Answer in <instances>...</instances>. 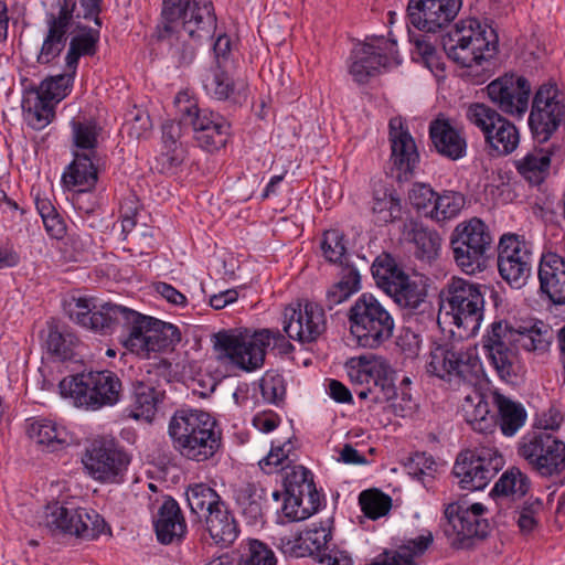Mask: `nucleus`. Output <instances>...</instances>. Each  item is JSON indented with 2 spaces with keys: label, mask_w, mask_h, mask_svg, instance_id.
Wrapping results in <instances>:
<instances>
[{
  "label": "nucleus",
  "mask_w": 565,
  "mask_h": 565,
  "mask_svg": "<svg viewBox=\"0 0 565 565\" xmlns=\"http://www.w3.org/2000/svg\"><path fill=\"white\" fill-rule=\"evenodd\" d=\"M45 527L52 536L73 535L87 541L98 539L106 531L110 533V526L95 510L68 508L58 502L46 505Z\"/></svg>",
  "instance_id": "18"
},
{
  "label": "nucleus",
  "mask_w": 565,
  "mask_h": 565,
  "mask_svg": "<svg viewBox=\"0 0 565 565\" xmlns=\"http://www.w3.org/2000/svg\"><path fill=\"white\" fill-rule=\"evenodd\" d=\"M379 364L367 361L365 358H360L356 362L352 361V364L348 369V375L350 381L354 385L361 386V388H354L355 394L360 399H366L373 394L371 386L375 371Z\"/></svg>",
  "instance_id": "55"
},
{
  "label": "nucleus",
  "mask_w": 565,
  "mask_h": 565,
  "mask_svg": "<svg viewBox=\"0 0 565 565\" xmlns=\"http://www.w3.org/2000/svg\"><path fill=\"white\" fill-rule=\"evenodd\" d=\"M542 510L543 500L531 495L515 511L516 524L523 535L531 534L539 526V514Z\"/></svg>",
  "instance_id": "62"
},
{
  "label": "nucleus",
  "mask_w": 565,
  "mask_h": 565,
  "mask_svg": "<svg viewBox=\"0 0 565 565\" xmlns=\"http://www.w3.org/2000/svg\"><path fill=\"white\" fill-rule=\"evenodd\" d=\"M204 529L211 540L221 547L231 546L241 532L239 524L225 501L205 514Z\"/></svg>",
  "instance_id": "33"
},
{
  "label": "nucleus",
  "mask_w": 565,
  "mask_h": 565,
  "mask_svg": "<svg viewBox=\"0 0 565 565\" xmlns=\"http://www.w3.org/2000/svg\"><path fill=\"white\" fill-rule=\"evenodd\" d=\"M260 394L264 401L277 407L282 406L286 397V381L276 370H267L259 380Z\"/></svg>",
  "instance_id": "58"
},
{
  "label": "nucleus",
  "mask_w": 565,
  "mask_h": 565,
  "mask_svg": "<svg viewBox=\"0 0 565 565\" xmlns=\"http://www.w3.org/2000/svg\"><path fill=\"white\" fill-rule=\"evenodd\" d=\"M551 342L552 329L543 322L530 328H514L504 319L494 320L481 339L489 364L502 382L512 386L519 384L524 373L519 349L544 353Z\"/></svg>",
  "instance_id": "2"
},
{
  "label": "nucleus",
  "mask_w": 565,
  "mask_h": 565,
  "mask_svg": "<svg viewBox=\"0 0 565 565\" xmlns=\"http://www.w3.org/2000/svg\"><path fill=\"white\" fill-rule=\"evenodd\" d=\"M116 338L130 352L150 358L152 352L172 351L181 341V332L172 323L126 307Z\"/></svg>",
  "instance_id": "7"
},
{
  "label": "nucleus",
  "mask_w": 565,
  "mask_h": 565,
  "mask_svg": "<svg viewBox=\"0 0 565 565\" xmlns=\"http://www.w3.org/2000/svg\"><path fill=\"white\" fill-rule=\"evenodd\" d=\"M78 33L71 41L65 56L67 68L77 71L79 58L82 56H94L98 51L100 31L88 25L78 24Z\"/></svg>",
  "instance_id": "44"
},
{
  "label": "nucleus",
  "mask_w": 565,
  "mask_h": 565,
  "mask_svg": "<svg viewBox=\"0 0 565 565\" xmlns=\"http://www.w3.org/2000/svg\"><path fill=\"white\" fill-rule=\"evenodd\" d=\"M406 238L415 245L414 255L417 259L431 263L438 258L441 249L440 234L417 221H411Z\"/></svg>",
  "instance_id": "40"
},
{
  "label": "nucleus",
  "mask_w": 565,
  "mask_h": 565,
  "mask_svg": "<svg viewBox=\"0 0 565 565\" xmlns=\"http://www.w3.org/2000/svg\"><path fill=\"white\" fill-rule=\"evenodd\" d=\"M347 318L350 334L360 348L379 349L394 334L393 315L371 292H363L354 300Z\"/></svg>",
  "instance_id": "8"
},
{
  "label": "nucleus",
  "mask_w": 565,
  "mask_h": 565,
  "mask_svg": "<svg viewBox=\"0 0 565 565\" xmlns=\"http://www.w3.org/2000/svg\"><path fill=\"white\" fill-rule=\"evenodd\" d=\"M466 199L460 192L452 190H444L436 194L435 203L429 210L431 220L444 222L456 217L465 206Z\"/></svg>",
  "instance_id": "54"
},
{
  "label": "nucleus",
  "mask_w": 565,
  "mask_h": 565,
  "mask_svg": "<svg viewBox=\"0 0 565 565\" xmlns=\"http://www.w3.org/2000/svg\"><path fill=\"white\" fill-rule=\"evenodd\" d=\"M186 157L188 150L184 146L161 147L160 153L156 157V169L168 177L177 175Z\"/></svg>",
  "instance_id": "61"
},
{
  "label": "nucleus",
  "mask_w": 565,
  "mask_h": 565,
  "mask_svg": "<svg viewBox=\"0 0 565 565\" xmlns=\"http://www.w3.org/2000/svg\"><path fill=\"white\" fill-rule=\"evenodd\" d=\"M497 298L498 292L482 284L454 277L441 295L450 308L452 321L467 335L473 334L483 319L484 296Z\"/></svg>",
  "instance_id": "14"
},
{
  "label": "nucleus",
  "mask_w": 565,
  "mask_h": 565,
  "mask_svg": "<svg viewBox=\"0 0 565 565\" xmlns=\"http://www.w3.org/2000/svg\"><path fill=\"white\" fill-rule=\"evenodd\" d=\"M429 139L438 154L457 161L467 154V139L461 128L451 124L448 118L438 116L429 122Z\"/></svg>",
  "instance_id": "27"
},
{
  "label": "nucleus",
  "mask_w": 565,
  "mask_h": 565,
  "mask_svg": "<svg viewBox=\"0 0 565 565\" xmlns=\"http://www.w3.org/2000/svg\"><path fill=\"white\" fill-rule=\"evenodd\" d=\"M163 392L143 382L134 384L130 404L126 408L127 416L151 423L157 414L158 405L162 402Z\"/></svg>",
  "instance_id": "39"
},
{
  "label": "nucleus",
  "mask_w": 565,
  "mask_h": 565,
  "mask_svg": "<svg viewBox=\"0 0 565 565\" xmlns=\"http://www.w3.org/2000/svg\"><path fill=\"white\" fill-rule=\"evenodd\" d=\"M426 370L429 374L446 382H477L482 372V363L478 354L458 344L445 341L436 343L429 353Z\"/></svg>",
  "instance_id": "17"
},
{
  "label": "nucleus",
  "mask_w": 565,
  "mask_h": 565,
  "mask_svg": "<svg viewBox=\"0 0 565 565\" xmlns=\"http://www.w3.org/2000/svg\"><path fill=\"white\" fill-rule=\"evenodd\" d=\"M463 0H408L406 24L409 42L414 45L412 57L420 62L436 76L445 72L443 55L430 42L427 33L447 29L457 18Z\"/></svg>",
  "instance_id": "3"
},
{
  "label": "nucleus",
  "mask_w": 565,
  "mask_h": 565,
  "mask_svg": "<svg viewBox=\"0 0 565 565\" xmlns=\"http://www.w3.org/2000/svg\"><path fill=\"white\" fill-rule=\"evenodd\" d=\"M97 154L73 150V160L62 174L63 186L76 191V198L92 193L98 182Z\"/></svg>",
  "instance_id": "29"
},
{
  "label": "nucleus",
  "mask_w": 565,
  "mask_h": 565,
  "mask_svg": "<svg viewBox=\"0 0 565 565\" xmlns=\"http://www.w3.org/2000/svg\"><path fill=\"white\" fill-rule=\"evenodd\" d=\"M518 454L543 478L565 471V443L550 431H529L521 438Z\"/></svg>",
  "instance_id": "20"
},
{
  "label": "nucleus",
  "mask_w": 565,
  "mask_h": 565,
  "mask_svg": "<svg viewBox=\"0 0 565 565\" xmlns=\"http://www.w3.org/2000/svg\"><path fill=\"white\" fill-rule=\"evenodd\" d=\"M173 103L177 116L192 129L193 139L201 149L214 153L226 147L232 138V124L225 116L201 108L188 92H179Z\"/></svg>",
  "instance_id": "10"
},
{
  "label": "nucleus",
  "mask_w": 565,
  "mask_h": 565,
  "mask_svg": "<svg viewBox=\"0 0 565 565\" xmlns=\"http://www.w3.org/2000/svg\"><path fill=\"white\" fill-rule=\"evenodd\" d=\"M53 100L45 97L36 85L30 84L23 90L21 108L24 120L34 130H41L49 126L55 118Z\"/></svg>",
  "instance_id": "36"
},
{
  "label": "nucleus",
  "mask_w": 565,
  "mask_h": 565,
  "mask_svg": "<svg viewBox=\"0 0 565 565\" xmlns=\"http://www.w3.org/2000/svg\"><path fill=\"white\" fill-rule=\"evenodd\" d=\"M388 141L392 171L396 172L398 181L411 179L419 164L420 156L408 126L401 118L390 119Z\"/></svg>",
  "instance_id": "23"
},
{
  "label": "nucleus",
  "mask_w": 565,
  "mask_h": 565,
  "mask_svg": "<svg viewBox=\"0 0 565 565\" xmlns=\"http://www.w3.org/2000/svg\"><path fill=\"white\" fill-rule=\"evenodd\" d=\"M450 249L456 265L467 275L486 270L495 252L490 228L479 217L456 225L450 235Z\"/></svg>",
  "instance_id": "11"
},
{
  "label": "nucleus",
  "mask_w": 565,
  "mask_h": 565,
  "mask_svg": "<svg viewBox=\"0 0 565 565\" xmlns=\"http://www.w3.org/2000/svg\"><path fill=\"white\" fill-rule=\"evenodd\" d=\"M233 554L236 555V565H277L274 551L257 539L243 541Z\"/></svg>",
  "instance_id": "50"
},
{
  "label": "nucleus",
  "mask_w": 565,
  "mask_h": 565,
  "mask_svg": "<svg viewBox=\"0 0 565 565\" xmlns=\"http://www.w3.org/2000/svg\"><path fill=\"white\" fill-rule=\"evenodd\" d=\"M279 329H223L213 335L214 349L220 356L237 369L254 372L264 366L267 349L280 356H289L295 347Z\"/></svg>",
  "instance_id": "4"
},
{
  "label": "nucleus",
  "mask_w": 565,
  "mask_h": 565,
  "mask_svg": "<svg viewBox=\"0 0 565 565\" xmlns=\"http://www.w3.org/2000/svg\"><path fill=\"white\" fill-rule=\"evenodd\" d=\"M361 288L359 270L354 265L345 264L340 271V279L327 289L324 307L332 310L335 306L349 300Z\"/></svg>",
  "instance_id": "43"
},
{
  "label": "nucleus",
  "mask_w": 565,
  "mask_h": 565,
  "mask_svg": "<svg viewBox=\"0 0 565 565\" xmlns=\"http://www.w3.org/2000/svg\"><path fill=\"white\" fill-rule=\"evenodd\" d=\"M532 482L527 475L518 467H510L507 469L491 489V497L508 498L520 500L524 498L530 489Z\"/></svg>",
  "instance_id": "46"
},
{
  "label": "nucleus",
  "mask_w": 565,
  "mask_h": 565,
  "mask_svg": "<svg viewBox=\"0 0 565 565\" xmlns=\"http://www.w3.org/2000/svg\"><path fill=\"white\" fill-rule=\"evenodd\" d=\"M359 504L367 519L377 520L390 512L392 498L379 489H369L359 494Z\"/></svg>",
  "instance_id": "57"
},
{
  "label": "nucleus",
  "mask_w": 565,
  "mask_h": 565,
  "mask_svg": "<svg viewBox=\"0 0 565 565\" xmlns=\"http://www.w3.org/2000/svg\"><path fill=\"white\" fill-rule=\"evenodd\" d=\"M504 457L493 445L461 450L455 460L451 477L461 490H483L503 468Z\"/></svg>",
  "instance_id": "15"
},
{
  "label": "nucleus",
  "mask_w": 565,
  "mask_h": 565,
  "mask_svg": "<svg viewBox=\"0 0 565 565\" xmlns=\"http://www.w3.org/2000/svg\"><path fill=\"white\" fill-rule=\"evenodd\" d=\"M433 542V533L426 530L417 537L406 540L398 550H384L365 565H416L414 559L424 555Z\"/></svg>",
  "instance_id": "35"
},
{
  "label": "nucleus",
  "mask_w": 565,
  "mask_h": 565,
  "mask_svg": "<svg viewBox=\"0 0 565 565\" xmlns=\"http://www.w3.org/2000/svg\"><path fill=\"white\" fill-rule=\"evenodd\" d=\"M394 302L407 310L408 321L423 324L425 328L436 322V311L433 302L428 299L425 286L412 280L409 276L386 292Z\"/></svg>",
  "instance_id": "25"
},
{
  "label": "nucleus",
  "mask_w": 565,
  "mask_h": 565,
  "mask_svg": "<svg viewBox=\"0 0 565 565\" xmlns=\"http://www.w3.org/2000/svg\"><path fill=\"white\" fill-rule=\"evenodd\" d=\"M284 494L306 497L308 503L326 502L324 494L316 487L313 473L303 466H294L286 472Z\"/></svg>",
  "instance_id": "41"
},
{
  "label": "nucleus",
  "mask_w": 565,
  "mask_h": 565,
  "mask_svg": "<svg viewBox=\"0 0 565 565\" xmlns=\"http://www.w3.org/2000/svg\"><path fill=\"white\" fill-rule=\"evenodd\" d=\"M211 77L205 83V89L217 100H226L234 93V81L222 65H215Z\"/></svg>",
  "instance_id": "64"
},
{
  "label": "nucleus",
  "mask_w": 565,
  "mask_h": 565,
  "mask_svg": "<svg viewBox=\"0 0 565 565\" xmlns=\"http://www.w3.org/2000/svg\"><path fill=\"white\" fill-rule=\"evenodd\" d=\"M63 311L76 326L100 335H116L126 307L114 302L98 303L93 296L79 291L64 298Z\"/></svg>",
  "instance_id": "13"
},
{
  "label": "nucleus",
  "mask_w": 565,
  "mask_h": 565,
  "mask_svg": "<svg viewBox=\"0 0 565 565\" xmlns=\"http://www.w3.org/2000/svg\"><path fill=\"white\" fill-rule=\"evenodd\" d=\"M468 408L465 409V420L470 428L483 436L488 444H493L495 434V413L490 409L487 396L476 393L467 396Z\"/></svg>",
  "instance_id": "37"
},
{
  "label": "nucleus",
  "mask_w": 565,
  "mask_h": 565,
  "mask_svg": "<svg viewBox=\"0 0 565 565\" xmlns=\"http://www.w3.org/2000/svg\"><path fill=\"white\" fill-rule=\"evenodd\" d=\"M519 141L518 128L504 117L484 136V142L490 149V153L498 156L512 153L516 149Z\"/></svg>",
  "instance_id": "45"
},
{
  "label": "nucleus",
  "mask_w": 565,
  "mask_h": 565,
  "mask_svg": "<svg viewBox=\"0 0 565 565\" xmlns=\"http://www.w3.org/2000/svg\"><path fill=\"white\" fill-rule=\"evenodd\" d=\"M552 154V150L534 148L515 161V169L530 184L540 185L550 173Z\"/></svg>",
  "instance_id": "42"
},
{
  "label": "nucleus",
  "mask_w": 565,
  "mask_h": 565,
  "mask_svg": "<svg viewBox=\"0 0 565 565\" xmlns=\"http://www.w3.org/2000/svg\"><path fill=\"white\" fill-rule=\"evenodd\" d=\"M76 73V70L65 66L64 73L46 77L36 86V90L51 100L58 103L71 93Z\"/></svg>",
  "instance_id": "56"
},
{
  "label": "nucleus",
  "mask_w": 565,
  "mask_h": 565,
  "mask_svg": "<svg viewBox=\"0 0 565 565\" xmlns=\"http://www.w3.org/2000/svg\"><path fill=\"white\" fill-rule=\"evenodd\" d=\"M284 504L281 508L284 516L290 521H302L318 512L324 502L318 501L317 503H308L303 505L306 497L284 494Z\"/></svg>",
  "instance_id": "63"
},
{
  "label": "nucleus",
  "mask_w": 565,
  "mask_h": 565,
  "mask_svg": "<svg viewBox=\"0 0 565 565\" xmlns=\"http://www.w3.org/2000/svg\"><path fill=\"white\" fill-rule=\"evenodd\" d=\"M498 270L512 288L523 287L532 270V244L523 235L504 233L497 247Z\"/></svg>",
  "instance_id": "21"
},
{
  "label": "nucleus",
  "mask_w": 565,
  "mask_h": 565,
  "mask_svg": "<svg viewBox=\"0 0 565 565\" xmlns=\"http://www.w3.org/2000/svg\"><path fill=\"white\" fill-rule=\"evenodd\" d=\"M77 343L78 338L73 332L60 330L56 324L49 326L45 348L53 360H73Z\"/></svg>",
  "instance_id": "49"
},
{
  "label": "nucleus",
  "mask_w": 565,
  "mask_h": 565,
  "mask_svg": "<svg viewBox=\"0 0 565 565\" xmlns=\"http://www.w3.org/2000/svg\"><path fill=\"white\" fill-rule=\"evenodd\" d=\"M527 122L537 143L547 142L565 124V90L553 79L535 90Z\"/></svg>",
  "instance_id": "16"
},
{
  "label": "nucleus",
  "mask_w": 565,
  "mask_h": 565,
  "mask_svg": "<svg viewBox=\"0 0 565 565\" xmlns=\"http://www.w3.org/2000/svg\"><path fill=\"white\" fill-rule=\"evenodd\" d=\"M186 502L192 514L198 515L201 521V513H210L215 505L224 502L215 489L207 483L199 482L190 484L185 491Z\"/></svg>",
  "instance_id": "52"
},
{
  "label": "nucleus",
  "mask_w": 565,
  "mask_h": 565,
  "mask_svg": "<svg viewBox=\"0 0 565 565\" xmlns=\"http://www.w3.org/2000/svg\"><path fill=\"white\" fill-rule=\"evenodd\" d=\"M233 499L247 524L257 525L265 522L268 495L260 482L249 481L234 488Z\"/></svg>",
  "instance_id": "31"
},
{
  "label": "nucleus",
  "mask_w": 565,
  "mask_h": 565,
  "mask_svg": "<svg viewBox=\"0 0 565 565\" xmlns=\"http://www.w3.org/2000/svg\"><path fill=\"white\" fill-rule=\"evenodd\" d=\"M371 271L376 286L385 294L391 292L393 287L405 281V277L408 276L395 258L385 253L375 258Z\"/></svg>",
  "instance_id": "48"
},
{
  "label": "nucleus",
  "mask_w": 565,
  "mask_h": 565,
  "mask_svg": "<svg viewBox=\"0 0 565 565\" xmlns=\"http://www.w3.org/2000/svg\"><path fill=\"white\" fill-rule=\"evenodd\" d=\"M373 221L383 226L402 218V203L399 196L393 192H374L372 204Z\"/></svg>",
  "instance_id": "51"
},
{
  "label": "nucleus",
  "mask_w": 565,
  "mask_h": 565,
  "mask_svg": "<svg viewBox=\"0 0 565 565\" xmlns=\"http://www.w3.org/2000/svg\"><path fill=\"white\" fill-rule=\"evenodd\" d=\"M476 20H470L466 26L456 24L446 35L441 36L440 44L448 58L466 68L463 76L471 77L476 85L483 84L492 74L498 53V35L491 29L489 32L479 30Z\"/></svg>",
  "instance_id": "5"
},
{
  "label": "nucleus",
  "mask_w": 565,
  "mask_h": 565,
  "mask_svg": "<svg viewBox=\"0 0 565 565\" xmlns=\"http://www.w3.org/2000/svg\"><path fill=\"white\" fill-rule=\"evenodd\" d=\"M284 332L300 343L317 341L327 330L324 307L308 299H297L287 305L282 312Z\"/></svg>",
  "instance_id": "22"
},
{
  "label": "nucleus",
  "mask_w": 565,
  "mask_h": 565,
  "mask_svg": "<svg viewBox=\"0 0 565 565\" xmlns=\"http://www.w3.org/2000/svg\"><path fill=\"white\" fill-rule=\"evenodd\" d=\"M85 472L95 481L120 484L131 463V455L114 437L98 436L88 441L82 455Z\"/></svg>",
  "instance_id": "12"
},
{
  "label": "nucleus",
  "mask_w": 565,
  "mask_h": 565,
  "mask_svg": "<svg viewBox=\"0 0 565 565\" xmlns=\"http://www.w3.org/2000/svg\"><path fill=\"white\" fill-rule=\"evenodd\" d=\"M26 433L31 439L46 452H56L65 449L70 443L67 433L51 419L32 417L26 419Z\"/></svg>",
  "instance_id": "38"
},
{
  "label": "nucleus",
  "mask_w": 565,
  "mask_h": 565,
  "mask_svg": "<svg viewBox=\"0 0 565 565\" xmlns=\"http://www.w3.org/2000/svg\"><path fill=\"white\" fill-rule=\"evenodd\" d=\"M217 17L212 0H162L159 22L152 38L169 46L178 67L189 66L195 58V47L181 41L182 30L194 41L213 36Z\"/></svg>",
  "instance_id": "1"
},
{
  "label": "nucleus",
  "mask_w": 565,
  "mask_h": 565,
  "mask_svg": "<svg viewBox=\"0 0 565 565\" xmlns=\"http://www.w3.org/2000/svg\"><path fill=\"white\" fill-rule=\"evenodd\" d=\"M350 60L349 72L358 84L402 63L396 41L383 35H367L353 47Z\"/></svg>",
  "instance_id": "19"
},
{
  "label": "nucleus",
  "mask_w": 565,
  "mask_h": 565,
  "mask_svg": "<svg viewBox=\"0 0 565 565\" xmlns=\"http://www.w3.org/2000/svg\"><path fill=\"white\" fill-rule=\"evenodd\" d=\"M444 515L447 520L446 535L456 534L460 543L473 537L483 539L489 533L488 520L475 518L463 511V507L458 502L449 503L444 511Z\"/></svg>",
  "instance_id": "32"
},
{
  "label": "nucleus",
  "mask_w": 565,
  "mask_h": 565,
  "mask_svg": "<svg viewBox=\"0 0 565 565\" xmlns=\"http://www.w3.org/2000/svg\"><path fill=\"white\" fill-rule=\"evenodd\" d=\"M466 118L471 125L477 127L484 137L503 116L484 103H471L466 109Z\"/></svg>",
  "instance_id": "60"
},
{
  "label": "nucleus",
  "mask_w": 565,
  "mask_h": 565,
  "mask_svg": "<svg viewBox=\"0 0 565 565\" xmlns=\"http://www.w3.org/2000/svg\"><path fill=\"white\" fill-rule=\"evenodd\" d=\"M72 129V146L81 152L97 154L99 145L98 138L103 128L95 118L77 119L73 118L70 121Z\"/></svg>",
  "instance_id": "47"
},
{
  "label": "nucleus",
  "mask_w": 565,
  "mask_h": 565,
  "mask_svg": "<svg viewBox=\"0 0 565 565\" xmlns=\"http://www.w3.org/2000/svg\"><path fill=\"white\" fill-rule=\"evenodd\" d=\"M487 94L502 113L520 118L529 108L531 85L524 76L505 75L492 81Z\"/></svg>",
  "instance_id": "24"
},
{
  "label": "nucleus",
  "mask_w": 565,
  "mask_h": 565,
  "mask_svg": "<svg viewBox=\"0 0 565 565\" xmlns=\"http://www.w3.org/2000/svg\"><path fill=\"white\" fill-rule=\"evenodd\" d=\"M168 436L173 449L183 458L204 462L222 447L223 434L210 413L188 406L174 411L169 419Z\"/></svg>",
  "instance_id": "6"
},
{
  "label": "nucleus",
  "mask_w": 565,
  "mask_h": 565,
  "mask_svg": "<svg viewBox=\"0 0 565 565\" xmlns=\"http://www.w3.org/2000/svg\"><path fill=\"white\" fill-rule=\"evenodd\" d=\"M404 467L413 479L426 486L434 480L438 465L431 455L417 451L407 459Z\"/></svg>",
  "instance_id": "59"
},
{
  "label": "nucleus",
  "mask_w": 565,
  "mask_h": 565,
  "mask_svg": "<svg viewBox=\"0 0 565 565\" xmlns=\"http://www.w3.org/2000/svg\"><path fill=\"white\" fill-rule=\"evenodd\" d=\"M492 403L497 408L495 429L503 436L513 437L526 423L527 413L522 403L502 394L499 390L492 393Z\"/></svg>",
  "instance_id": "34"
},
{
  "label": "nucleus",
  "mask_w": 565,
  "mask_h": 565,
  "mask_svg": "<svg viewBox=\"0 0 565 565\" xmlns=\"http://www.w3.org/2000/svg\"><path fill=\"white\" fill-rule=\"evenodd\" d=\"M60 394L85 409L97 411L116 405L121 397L122 382L109 370L81 372L58 383Z\"/></svg>",
  "instance_id": "9"
},
{
  "label": "nucleus",
  "mask_w": 565,
  "mask_h": 565,
  "mask_svg": "<svg viewBox=\"0 0 565 565\" xmlns=\"http://www.w3.org/2000/svg\"><path fill=\"white\" fill-rule=\"evenodd\" d=\"M152 525L157 540L164 545L180 543L185 539L188 527L178 501L164 495L156 513Z\"/></svg>",
  "instance_id": "26"
},
{
  "label": "nucleus",
  "mask_w": 565,
  "mask_h": 565,
  "mask_svg": "<svg viewBox=\"0 0 565 565\" xmlns=\"http://www.w3.org/2000/svg\"><path fill=\"white\" fill-rule=\"evenodd\" d=\"M540 290L557 306L565 305V258L556 253L542 255L539 265Z\"/></svg>",
  "instance_id": "30"
},
{
  "label": "nucleus",
  "mask_w": 565,
  "mask_h": 565,
  "mask_svg": "<svg viewBox=\"0 0 565 565\" xmlns=\"http://www.w3.org/2000/svg\"><path fill=\"white\" fill-rule=\"evenodd\" d=\"M320 249L327 263L341 266V269L348 262V247L345 235L338 228H330L323 232L320 242Z\"/></svg>",
  "instance_id": "53"
},
{
  "label": "nucleus",
  "mask_w": 565,
  "mask_h": 565,
  "mask_svg": "<svg viewBox=\"0 0 565 565\" xmlns=\"http://www.w3.org/2000/svg\"><path fill=\"white\" fill-rule=\"evenodd\" d=\"M331 539L330 529L313 523L294 539L281 537L279 548L286 556L296 558L316 556L319 561V556L329 550Z\"/></svg>",
  "instance_id": "28"
}]
</instances>
